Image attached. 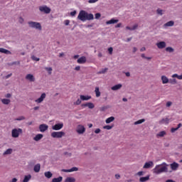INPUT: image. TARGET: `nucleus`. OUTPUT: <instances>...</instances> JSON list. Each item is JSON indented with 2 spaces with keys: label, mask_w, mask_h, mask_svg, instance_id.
<instances>
[{
  "label": "nucleus",
  "mask_w": 182,
  "mask_h": 182,
  "mask_svg": "<svg viewBox=\"0 0 182 182\" xmlns=\"http://www.w3.org/2000/svg\"><path fill=\"white\" fill-rule=\"evenodd\" d=\"M65 182H76V179L72 177H67L66 179L65 180Z\"/></svg>",
  "instance_id": "obj_30"
},
{
  "label": "nucleus",
  "mask_w": 182,
  "mask_h": 182,
  "mask_svg": "<svg viewBox=\"0 0 182 182\" xmlns=\"http://www.w3.org/2000/svg\"><path fill=\"white\" fill-rule=\"evenodd\" d=\"M80 97L81 100H90V99H92V97L89 95H80Z\"/></svg>",
  "instance_id": "obj_23"
},
{
  "label": "nucleus",
  "mask_w": 182,
  "mask_h": 182,
  "mask_svg": "<svg viewBox=\"0 0 182 182\" xmlns=\"http://www.w3.org/2000/svg\"><path fill=\"white\" fill-rule=\"evenodd\" d=\"M154 166V164L153 161H150L149 162L145 163L144 165V168H150V167H153Z\"/></svg>",
  "instance_id": "obj_13"
},
{
  "label": "nucleus",
  "mask_w": 182,
  "mask_h": 182,
  "mask_svg": "<svg viewBox=\"0 0 182 182\" xmlns=\"http://www.w3.org/2000/svg\"><path fill=\"white\" fill-rule=\"evenodd\" d=\"M178 130V128H171V133H174L175 132H177Z\"/></svg>",
  "instance_id": "obj_49"
},
{
  "label": "nucleus",
  "mask_w": 182,
  "mask_h": 182,
  "mask_svg": "<svg viewBox=\"0 0 182 182\" xmlns=\"http://www.w3.org/2000/svg\"><path fill=\"white\" fill-rule=\"evenodd\" d=\"M137 174L139 176H141L143 174V171H139V172L137 173Z\"/></svg>",
  "instance_id": "obj_63"
},
{
  "label": "nucleus",
  "mask_w": 182,
  "mask_h": 182,
  "mask_svg": "<svg viewBox=\"0 0 182 182\" xmlns=\"http://www.w3.org/2000/svg\"><path fill=\"white\" fill-rule=\"evenodd\" d=\"M103 129H105L106 130H112L113 129V125H106L103 127Z\"/></svg>",
  "instance_id": "obj_41"
},
{
  "label": "nucleus",
  "mask_w": 182,
  "mask_h": 182,
  "mask_svg": "<svg viewBox=\"0 0 182 182\" xmlns=\"http://www.w3.org/2000/svg\"><path fill=\"white\" fill-rule=\"evenodd\" d=\"M112 122H114V117H110L105 120V123H107V124L112 123Z\"/></svg>",
  "instance_id": "obj_28"
},
{
  "label": "nucleus",
  "mask_w": 182,
  "mask_h": 182,
  "mask_svg": "<svg viewBox=\"0 0 182 182\" xmlns=\"http://www.w3.org/2000/svg\"><path fill=\"white\" fill-rule=\"evenodd\" d=\"M117 22H119V19L112 18L111 20L107 21L106 22V24H107V25H112V24H114V23H117Z\"/></svg>",
  "instance_id": "obj_15"
},
{
  "label": "nucleus",
  "mask_w": 182,
  "mask_h": 182,
  "mask_svg": "<svg viewBox=\"0 0 182 182\" xmlns=\"http://www.w3.org/2000/svg\"><path fill=\"white\" fill-rule=\"evenodd\" d=\"M166 52H169V53L174 52V49L171 47H167L166 48Z\"/></svg>",
  "instance_id": "obj_40"
},
{
  "label": "nucleus",
  "mask_w": 182,
  "mask_h": 182,
  "mask_svg": "<svg viewBox=\"0 0 182 182\" xmlns=\"http://www.w3.org/2000/svg\"><path fill=\"white\" fill-rule=\"evenodd\" d=\"M69 23H70V21H69V20L65 21V25H66V26H68V25H69Z\"/></svg>",
  "instance_id": "obj_54"
},
{
  "label": "nucleus",
  "mask_w": 182,
  "mask_h": 182,
  "mask_svg": "<svg viewBox=\"0 0 182 182\" xmlns=\"http://www.w3.org/2000/svg\"><path fill=\"white\" fill-rule=\"evenodd\" d=\"M144 122H146V119H139V120L135 122H134V124H135V125L141 124V123H144Z\"/></svg>",
  "instance_id": "obj_39"
},
{
  "label": "nucleus",
  "mask_w": 182,
  "mask_h": 182,
  "mask_svg": "<svg viewBox=\"0 0 182 182\" xmlns=\"http://www.w3.org/2000/svg\"><path fill=\"white\" fill-rule=\"evenodd\" d=\"M63 136H65V132H53L51 133V136H53V139H61Z\"/></svg>",
  "instance_id": "obj_5"
},
{
  "label": "nucleus",
  "mask_w": 182,
  "mask_h": 182,
  "mask_svg": "<svg viewBox=\"0 0 182 182\" xmlns=\"http://www.w3.org/2000/svg\"><path fill=\"white\" fill-rule=\"evenodd\" d=\"M157 14L159 15H163V10L160 9H158L157 11H156Z\"/></svg>",
  "instance_id": "obj_44"
},
{
  "label": "nucleus",
  "mask_w": 182,
  "mask_h": 182,
  "mask_svg": "<svg viewBox=\"0 0 182 182\" xmlns=\"http://www.w3.org/2000/svg\"><path fill=\"white\" fill-rule=\"evenodd\" d=\"M77 167H73L70 169H62L64 173H72L73 171H77Z\"/></svg>",
  "instance_id": "obj_12"
},
{
  "label": "nucleus",
  "mask_w": 182,
  "mask_h": 182,
  "mask_svg": "<svg viewBox=\"0 0 182 182\" xmlns=\"http://www.w3.org/2000/svg\"><path fill=\"white\" fill-rule=\"evenodd\" d=\"M102 15L100 13L95 14V19H99Z\"/></svg>",
  "instance_id": "obj_48"
},
{
  "label": "nucleus",
  "mask_w": 182,
  "mask_h": 182,
  "mask_svg": "<svg viewBox=\"0 0 182 182\" xmlns=\"http://www.w3.org/2000/svg\"><path fill=\"white\" fill-rule=\"evenodd\" d=\"M171 83L172 85H176V83H177V80L176 79H173L172 81H171Z\"/></svg>",
  "instance_id": "obj_55"
},
{
  "label": "nucleus",
  "mask_w": 182,
  "mask_h": 182,
  "mask_svg": "<svg viewBox=\"0 0 182 182\" xmlns=\"http://www.w3.org/2000/svg\"><path fill=\"white\" fill-rule=\"evenodd\" d=\"M12 95H11V94H6V95H5V97H7V99H9V97H11Z\"/></svg>",
  "instance_id": "obj_58"
},
{
  "label": "nucleus",
  "mask_w": 182,
  "mask_h": 182,
  "mask_svg": "<svg viewBox=\"0 0 182 182\" xmlns=\"http://www.w3.org/2000/svg\"><path fill=\"white\" fill-rule=\"evenodd\" d=\"M31 59H32L33 60H36V62H39V60H40V59L38 58H36L35 55H33V56L31 57Z\"/></svg>",
  "instance_id": "obj_43"
},
{
  "label": "nucleus",
  "mask_w": 182,
  "mask_h": 182,
  "mask_svg": "<svg viewBox=\"0 0 182 182\" xmlns=\"http://www.w3.org/2000/svg\"><path fill=\"white\" fill-rule=\"evenodd\" d=\"M169 119L168 118H164L159 121L160 124H168Z\"/></svg>",
  "instance_id": "obj_21"
},
{
  "label": "nucleus",
  "mask_w": 182,
  "mask_h": 182,
  "mask_svg": "<svg viewBox=\"0 0 182 182\" xmlns=\"http://www.w3.org/2000/svg\"><path fill=\"white\" fill-rule=\"evenodd\" d=\"M95 133L96 134H99V133H100V129H99V128L96 129L95 131Z\"/></svg>",
  "instance_id": "obj_52"
},
{
  "label": "nucleus",
  "mask_w": 182,
  "mask_h": 182,
  "mask_svg": "<svg viewBox=\"0 0 182 182\" xmlns=\"http://www.w3.org/2000/svg\"><path fill=\"white\" fill-rule=\"evenodd\" d=\"M34 171L36 173H39V171H41V164H37L36 165H35Z\"/></svg>",
  "instance_id": "obj_27"
},
{
  "label": "nucleus",
  "mask_w": 182,
  "mask_h": 182,
  "mask_svg": "<svg viewBox=\"0 0 182 182\" xmlns=\"http://www.w3.org/2000/svg\"><path fill=\"white\" fill-rule=\"evenodd\" d=\"M40 12H43V14H49L51 11L50 8L48 7V6H41L39 7Z\"/></svg>",
  "instance_id": "obj_6"
},
{
  "label": "nucleus",
  "mask_w": 182,
  "mask_h": 182,
  "mask_svg": "<svg viewBox=\"0 0 182 182\" xmlns=\"http://www.w3.org/2000/svg\"><path fill=\"white\" fill-rule=\"evenodd\" d=\"M26 80H28V82H35V76L32 74H27L26 75Z\"/></svg>",
  "instance_id": "obj_11"
},
{
  "label": "nucleus",
  "mask_w": 182,
  "mask_h": 182,
  "mask_svg": "<svg viewBox=\"0 0 182 182\" xmlns=\"http://www.w3.org/2000/svg\"><path fill=\"white\" fill-rule=\"evenodd\" d=\"M45 99H46V94L43 92L41 94V97L38 99L35 100V102L36 103H42V102H43Z\"/></svg>",
  "instance_id": "obj_8"
},
{
  "label": "nucleus",
  "mask_w": 182,
  "mask_h": 182,
  "mask_svg": "<svg viewBox=\"0 0 182 182\" xmlns=\"http://www.w3.org/2000/svg\"><path fill=\"white\" fill-rule=\"evenodd\" d=\"M166 182H175V181H173L171 180V179H168V180H167Z\"/></svg>",
  "instance_id": "obj_64"
},
{
  "label": "nucleus",
  "mask_w": 182,
  "mask_h": 182,
  "mask_svg": "<svg viewBox=\"0 0 182 182\" xmlns=\"http://www.w3.org/2000/svg\"><path fill=\"white\" fill-rule=\"evenodd\" d=\"M62 180H63V178L62 176H59L58 178H53L51 182H62Z\"/></svg>",
  "instance_id": "obj_29"
},
{
  "label": "nucleus",
  "mask_w": 182,
  "mask_h": 182,
  "mask_svg": "<svg viewBox=\"0 0 182 182\" xmlns=\"http://www.w3.org/2000/svg\"><path fill=\"white\" fill-rule=\"evenodd\" d=\"M31 178H32V176L31 175L25 176L24 179L23 180V182H28L29 180H31Z\"/></svg>",
  "instance_id": "obj_32"
},
{
  "label": "nucleus",
  "mask_w": 182,
  "mask_h": 182,
  "mask_svg": "<svg viewBox=\"0 0 182 182\" xmlns=\"http://www.w3.org/2000/svg\"><path fill=\"white\" fill-rule=\"evenodd\" d=\"M178 77H179V75L178 74H173L172 75V77H176L177 79H178Z\"/></svg>",
  "instance_id": "obj_57"
},
{
  "label": "nucleus",
  "mask_w": 182,
  "mask_h": 182,
  "mask_svg": "<svg viewBox=\"0 0 182 182\" xmlns=\"http://www.w3.org/2000/svg\"><path fill=\"white\" fill-rule=\"evenodd\" d=\"M156 46L159 48V49H164V48H166V42L161 41L156 43Z\"/></svg>",
  "instance_id": "obj_14"
},
{
  "label": "nucleus",
  "mask_w": 182,
  "mask_h": 182,
  "mask_svg": "<svg viewBox=\"0 0 182 182\" xmlns=\"http://www.w3.org/2000/svg\"><path fill=\"white\" fill-rule=\"evenodd\" d=\"M171 105H173V102L168 101V102H166V107H170V106H171Z\"/></svg>",
  "instance_id": "obj_51"
},
{
  "label": "nucleus",
  "mask_w": 182,
  "mask_h": 182,
  "mask_svg": "<svg viewBox=\"0 0 182 182\" xmlns=\"http://www.w3.org/2000/svg\"><path fill=\"white\" fill-rule=\"evenodd\" d=\"M95 94H96V97H100V91L99 90V87H95Z\"/></svg>",
  "instance_id": "obj_37"
},
{
  "label": "nucleus",
  "mask_w": 182,
  "mask_h": 182,
  "mask_svg": "<svg viewBox=\"0 0 182 182\" xmlns=\"http://www.w3.org/2000/svg\"><path fill=\"white\" fill-rule=\"evenodd\" d=\"M48 128H49V126L45 124H42L39 126V130L42 133H43V132H46V130H48Z\"/></svg>",
  "instance_id": "obj_10"
},
{
  "label": "nucleus",
  "mask_w": 182,
  "mask_h": 182,
  "mask_svg": "<svg viewBox=\"0 0 182 182\" xmlns=\"http://www.w3.org/2000/svg\"><path fill=\"white\" fill-rule=\"evenodd\" d=\"M161 80H162L163 85H166V83L168 82V78L166 75L161 76Z\"/></svg>",
  "instance_id": "obj_20"
},
{
  "label": "nucleus",
  "mask_w": 182,
  "mask_h": 182,
  "mask_svg": "<svg viewBox=\"0 0 182 182\" xmlns=\"http://www.w3.org/2000/svg\"><path fill=\"white\" fill-rule=\"evenodd\" d=\"M18 21L20 23H23V18L22 17H19Z\"/></svg>",
  "instance_id": "obj_56"
},
{
  "label": "nucleus",
  "mask_w": 182,
  "mask_h": 182,
  "mask_svg": "<svg viewBox=\"0 0 182 182\" xmlns=\"http://www.w3.org/2000/svg\"><path fill=\"white\" fill-rule=\"evenodd\" d=\"M77 19L85 22L86 21H93L95 17L92 14H88L86 11L81 10L77 16Z\"/></svg>",
  "instance_id": "obj_1"
},
{
  "label": "nucleus",
  "mask_w": 182,
  "mask_h": 182,
  "mask_svg": "<svg viewBox=\"0 0 182 182\" xmlns=\"http://www.w3.org/2000/svg\"><path fill=\"white\" fill-rule=\"evenodd\" d=\"M80 103H82V101L80 99H78L75 102H74V105H80Z\"/></svg>",
  "instance_id": "obj_47"
},
{
  "label": "nucleus",
  "mask_w": 182,
  "mask_h": 182,
  "mask_svg": "<svg viewBox=\"0 0 182 182\" xmlns=\"http://www.w3.org/2000/svg\"><path fill=\"white\" fill-rule=\"evenodd\" d=\"M122 84H118L112 87L111 89L112 90H119V89H122Z\"/></svg>",
  "instance_id": "obj_25"
},
{
  "label": "nucleus",
  "mask_w": 182,
  "mask_h": 182,
  "mask_svg": "<svg viewBox=\"0 0 182 182\" xmlns=\"http://www.w3.org/2000/svg\"><path fill=\"white\" fill-rule=\"evenodd\" d=\"M53 130H60L63 129V123L55 124L52 127Z\"/></svg>",
  "instance_id": "obj_9"
},
{
  "label": "nucleus",
  "mask_w": 182,
  "mask_h": 182,
  "mask_svg": "<svg viewBox=\"0 0 182 182\" xmlns=\"http://www.w3.org/2000/svg\"><path fill=\"white\" fill-rule=\"evenodd\" d=\"M45 69L47 70V72H48V74L52 75V70H53L52 68L46 67Z\"/></svg>",
  "instance_id": "obj_42"
},
{
  "label": "nucleus",
  "mask_w": 182,
  "mask_h": 182,
  "mask_svg": "<svg viewBox=\"0 0 182 182\" xmlns=\"http://www.w3.org/2000/svg\"><path fill=\"white\" fill-rule=\"evenodd\" d=\"M75 15H76V11H73L70 12L71 16H75Z\"/></svg>",
  "instance_id": "obj_53"
},
{
  "label": "nucleus",
  "mask_w": 182,
  "mask_h": 182,
  "mask_svg": "<svg viewBox=\"0 0 182 182\" xmlns=\"http://www.w3.org/2000/svg\"><path fill=\"white\" fill-rule=\"evenodd\" d=\"M164 26H174V21H170L164 24Z\"/></svg>",
  "instance_id": "obj_35"
},
{
  "label": "nucleus",
  "mask_w": 182,
  "mask_h": 182,
  "mask_svg": "<svg viewBox=\"0 0 182 182\" xmlns=\"http://www.w3.org/2000/svg\"><path fill=\"white\" fill-rule=\"evenodd\" d=\"M149 180H150V176H145V177H141L139 178L140 182H146Z\"/></svg>",
  "instance_id": "obj_26"
},
{
  "label": "nucleus",
  "mask_w": 182,
  "mask_h": 182,
  "mask_svg": "<svg viewBox=\"0 0 182 182\" xmlns=\"http://www.w3.org/2000/svg\"><path fill=\"white\" fill-rule=\"evenodd\" d=\"M137 28H139V25L135 24L133 26V27H130V26H127L126 29H127L128 31H134L136 29H137Z\"/></svg>",
  "instance_id": "obj_24"
},
{
  "label": "nucleus",
  "mask_w": 182,
  "mask_h": 182,
  "mask_svg": "<svg viewBox=\"0 0 182 182\" xmlns=\"http://www.w3.org/2000/svg\"><path fill=\"white\" fill-rule=\"evenodd\" d=\"M85 107H88L89 109H95V105L92 102H87L83 105Z\"/></svg>",
  "instance_id": "obj_19"
},
{
  "label": "nucleus",
  "mask_w": 182,
  "mask_h": 182,
  "mask_svg": "<svg viewBox=\"0 0 182 182\" xmlns=\"http://www.w3.org/2000/svg\"><path fill=\"white\" fill-rule=\"evenodd\" d=\"M167 164L162 163L161 164L156 165L153 169L154 174H161V173H167L168 168H167Z\"/></svg>",
  "instance_id": "obj_2"
},
{
  "label": "nucleus",
  "mask_w": 182,
  "mask_h": 182,
  "mask_svg": "<svg viewBox=\"0 0 182 182\" xmlns=\"http://www.w3.org/2000/svg\"><path fill=\"white\" fill-rule=\"evenodd\" d=\"M1 53H5V55H12V53L4 48H0Z\"/></svg>",
  "instance_id": "obj_16"
},
{
  "label": "nucleus",
  "mask_w": 182,
  "mask_h": 182,
  "mask_svg": "<svg viewBox=\"0 0 182 182\" xmlns=\"http://www.w3.org/2000/svg\"><path fill=\"white\" fill-rule=\"evenodd\" d=\"M23 133V131L22 129H13L11 130V136L14 137V139H18L19 137L20 134H22Z\"/></svg>",
  "instance_id": "obj_3"
},
{
  "label": "nucleus",
  "mask_w": 182,
  "mask_h": 182,
  "mask_svg": "<svg viewBox=\"0 0 182 182\" xmlns=\"http://www.w3.org/2000/svg\"><path fill=\"white\" fill-rule=\"evenodd\" d=\"M171 170H177L178 168V164L173 162L171 164Z\"/></svg>",
  "instance_id": "obj_22"
},
{
  "label": "nucleus",
  "mask_w": 182,
  "mask_h": 182,
  "mask_svg": "<svg viewBox=\"0 0 182 182\" xmlns=\"http://www.w3.org/2000/svg\"><path fill=\"white\" fill-rule=\"evenodd\" d=\"M107 70H109V68H103V69H102L101 71H99L97 73V75H103V74L106 73V72H107Z\"/></svg>",
  "instance_id": "obj_31"
},
{
  "label": "nucleus",
  "mask_w": 182,
  "mask_h": 182,
  "mask_svg": "<svg viewBox=\"0 0 182 182\" xmlns=\"http://www.w3.org/2000/svg\"><path fill=\"white\" fill-rule=\"evenodd\" d=\"M44 176L47 178H50L52 177L53 174L50 171H47V172H45Z\"/></svg>",
  "instance_id": "obj_34"
},
{
  "label": "nucleus",
  "mask_w": 182,
  "mask_h": 182,
  "mask_svg": "<svg viewBox=\"0 0 182 182\" xmlns=\"http://www.w3.org/2000/svg\"><path fill=\"white\" fill-rule=\"evenodd\" d=\"M11 76H12V73H10V74L7 75L6 76V79H9V77H11Z\"/></svg>",
  "instance_id": "obj_59"
},
{
  "label": "nucleus",
  "mask_w": 182,
  "mask_h": 182,
  "mask_svg": "<svg viewBox=\"0 0 182 182\" xmlns=\"http://www.w3.org/2000/svg\"><path fill=\"white\" fill-rule=\"evenodd\" d=\"M157 137H164L166 136V131L160 132L159 134H156Z\"/></svg>",
  "instance_id": "obj_36"
},
{
  "label": "nucleus",
  "mask_w": 182,
  "mask_h": 182,
  "mask_svg": "<svg viewBox=\"0 0 182 182\" xmlns=\"http://www.w3.org/2000/svg\"><path fill=\"white\" fill-rule=\"evenodd\" d=\"M6 154H12V149H8L4 152V156H6Z\"/></svg>",
  "instance_id": "obj_38"
},
{
  "label": "nucleus",
  "mask_w": 182,
  "mask_h": 182,
  "mask_svg": "<svg viewBox=\"0 0 182 182\" xmlns=\"http://www.w3.org/2000/svg\"><path fill=\"white\" fill-rule=\"evenodd\" d=\"M108 52L109 55H112L113 53V48L110 47L108 48Z\"/></svg>",
  "instance_id": "obj_46"
},
{
  "label": "nucleus",
  "mask_w": 182,
  "mask_h": 182,
  "mask_svg": "<svg viewBox=\"0 0 182 182\" xmlns=\"http://www.w3.org/2000/svg\"><path fill=\"white\" fill-rule=\"evenodd\" d=\"M43 138V134H38L37 135H36V136L33 138V140L35 141H39V140H41V139Z\"/></svg>",
  "instance_id": "obj_17"
},
{
  "label": "nucleus",
  "mask_w": 182,
  "mask_h": 182,
  "mask_svg": "<svg viewBox=\"0 0 182 182\" xmlns=\"http://www.w3.org/2000/svg\"><path fill=\"white\" fill-rule=\"evenodd\" d=\"M1 102L3 103V105H9L11 103V100L2 99Z\"/></svg>",
  "instance_id": "obj_33"
},
{
  "label": "nucleus",
  "mask_w": 182,
  "mask_h": 182,
  "mask_svg": "<svg viewBox=\"0 0 182 182\" xmlns=\"http://www.w3.org/2000/svg\"><path fill=\"white\" fill-rule=\"evenodd\" d=\"M77 62V63H80V64L86 63V57L82 56V57L78 58Z\"/></svg>",
  "instance_id": "obj_18"
},
{
  "label": "nucleus",
  "mask_w": 182,
  "mask_h": 182,
  "mask_svg": "<svg viewBox=\"0 0 182 182\" xmlns=\"http://www.w3.org/2000/svg\"><path fill=\"white\" fill-rule=\"evenodd\" d=\"M28 25L30 28H35V29H38L39 31H42V26H41V23H38L35 21H28Z\"/></svg>",
  "instance_id": "obj_4"
},
{
  "label": "nucleus",
  "mask_w": 182,
  "mask_h": 182,
  "mask_svg": "<svg viewBox=\"0 0 182 182\" xmlns=\"http://www.w3.org/2000/svg\"><path fill=\"white\" fill-rule=\"evenodd\" d=\"M16 120L21 121V120H25V117L21 116L16 119Z\"/></svg>",
  "instance_id": "obj_50"
},
{
  "label": "nucleus",
  "mask_w": 182,
  "mask_h": 182,
  "mask_svg": "<svg viewBox=\"0 0 182 182\" xmlns=\"http://www.w3.org/2000/svg\"><path fill=\"white\" fill-rule=\"evenodd\" d=\"M99 0H89L88 4H96Z\"/></svg>",
  "instance_id": "obj_45"
},
{
  "label": "nucleus",
  "mask_w": 182,
  "mask_h": 182,
  "mask_svg": "<svg viewBox=\"0 0 182 182\" xmlns=\"http://www.w3.org/2000/svg\"><path fill=\"white\" fill-rule=\"evenodd\" d=\"M75 70H80V66H76Z\"/></svg>",
  "instance_id": "obj_61"
},
{
  "label": "nucleus",
  "mask_w": 182,
  "mask_h": 182,
  "mask_svg": "<svg viewBox=\"0 0 182 182\" xmlns=\"http://www.w3.org/2000/svg\"><path fill=\"white\" fill-rule=\"evenodd\" d=\"M122 26V23H119L115 26V28H120Z\"/></svg>",
  "instance_id": "obj_60"
},
{
  "label": "nucleus",
  "mask_w": 182,
  "mask_h": 182,
  "mask_svg": "<svg viewBox=\"0 0 182 182\" xmlns=\"http://www.w3.org/2000/svg\"><path fill=\"white\" fill-rule=\"evenodd\" d=\"M115 178H117V180H119V178H120V175L116 174V175H115Z\"/></svg>",
  "instance_id": "obj_62"
},
{
  "label": "nucleus",
  "mask_w": 182,
  "mask_h": 182,
  "mask_svg": "<svg viewBox=\"0 0 182 182\" xmlns=\"http://www.w3.org/2000/svg\"><path fill=\"white\" fill-rule=\"evenodd\" d=\"M76 132L78 134H83L86 132V128H85V126L79 124L77 127Z\"/></svg>",
  "instance_id": "obj_7"
}]
</instances>
